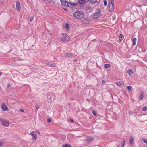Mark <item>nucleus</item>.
<instances>
[{"label":"nucleus","instance_id":"obj_1","mask_svg":"<svg viewBox=\"0 0 147 147\" xmlns=\"http://www.w3.org/2000/svg\"><path fill=\"white\" fill-rule=\"evenodd\" d=\"M73 16L74 18L80 19L84 18V14L83 12L78 11L74 13Z\"/></svg>","mask_w":147,"mask_h":147},{"label":"nucleus","instance_id":"obj_2","mask_svg":"<svg viewBox=\"0 0 147 147\" xmlns=\"http://www.w3.org/2000/svg\"><path fill=\"white\" fill-rule=\"evenodd\" d=\"M101 11L99 9H96V12L91 15L92 18H97L101 16Z\"/></svg>","mask_w":147,"mask_h":147},{"label":"nucleus","instance_id":"obj_3","mask_svg":"<svg viewBox=\"0 0 147 147\" xmlns=\"http://www.w3.org/2000/svg\"><path fill=\"white\" fill-rule=\"evenodd\" d=\"M1 124L5 127H7L9 124V122L8 121L3 119H0Z\"/></svg>","mask_w":147,"mask_h":147},{"label":"nucleus","instance_id":"obj_4","mask_svg":"<svg viewBox=\"0 0 147 147\" xmlns=\"http://www.w3.org/2000/svg\"><path fill=\"white\" fill-rule=\"evenodd\" d=\"M62 35L63 37L61 39V41H69V37L67 34L65 33H62Z\"/></svg>","mask_w":147,"mask_h":147},{"label":"nucleus","instance_id":"obj_5","mask_svg":"<svg viewBox=\"0 0 147 147\" xmlns=\"http://www.w3.org/2000/svg\"><path fill=\"white\" fill-rule=\"evenodd\" d=\"M61 5L66 7H69L68 2L65 0H60Z\"/></svg>","mask_w":147,"mask_h":147},{"label":"nucleus","instance_id":"obj_6","mask_svg":"<svg viewBox=\"0 0 147 147\" xmlns=\"http://www.w3.org/2000/svg\"><path fill=\"white\" fill-rule=\"evenodd\" d=\"M86 10L88 13H90L93 11V9L92 7L89 5H87L85 8Z\"/></svg>","mask_w":147,"mask_h":147},{"label":"nucleus","instance_id":"obj_7","mask_svg":"<svg viewBox=\"0 0 147 147\" xmlns=\"http://www.w3.org/2000/svg\"><path fill=\"white\" fill-rule=\"evenodd\" d=\"M109 9L110 11L112 12L114 8V5L113 3L110 2L109 4Z\"/></svg>","mask_w":147,"mask_h":147},{"label":"nucleus","instance_id":"obj_8","mask_svg":"<svg viewBox=\"0 0 147 147\" xmlns=\"http://www.w3.org/2000/svg\"><path fill=\"white\" fill-rule=\"evenodd\" d=\"M30 134L32 135V140H35L37 138V134L35 131H33L30 133Z\"/></svg>","mask_w":147,"mask_h":147},{"label":"nucleus","instance_id":"obj_9","mask_svg":"<svg viewBox=\"0 0 147 147\" xmlns=\"http://www.w3.org/2000/svg\"><path fill=\"white\" fill-rule=\"evenodd\" d=\"M16 7L17 11H19L21 9L20 4L18 1H17L16 3Z\"/></svg>","mask_w":147,"mask_h":147},{"label":"nucleus","instance_id":"obj_10","mask_svg":"<svg viewBox=\"0 0 147 147\" xmlns=\"http://www.w3.org/2000/svg\"><path fill=\"white\" fill-rule=\"evenodd\" d=\"M1 107L3 110L4 111H5L8 109L7 106L5 103H3L2 104Z\"/></svg>","mask_w":147,"mask_h":147},{"label":"nucleus","instance_id":"obj_11","mask_svg":"<svg viewBox=\"0 0 147 147\" xmlns=\"http://www.w3.org/2000/svg\"><path fill=\"white\" fill-rule=\"evenodd\" d=\"M94 140V138L90 137H87L86 139L84 140L85 142H88L92 141Z\"/></svg>","mask_w":147,"mask_h":147},{"label":"nucleus","instance_id":"obj_12","mask_svg":"<svg viewBox=\"0 0 147 147\" xmlns=\"http://www.w3.org/2000/svg\"><path fill=\"white\" fill-rule=\"evenodd\" d=\"M78 1L80 5H84L86 3L85 0H78Z\"/></svg>","mask_w":147,"mask_h":147},{"label":"nucleus","instance_id":"obj_13","mask_svg":"<svg viewBox=\"0 0 147 147\" xmlns=\"http://www.w3.org/2000/svg\"><path fill=\"white\" fill-rule=\"evenodd\" d=\"M65 55L67 57L69 58L72 57L73 56V54L72 53H65Z\"/></svg>","mask_w":147,"mask_h":147},{"label":"nucleus","instance_id":"obj_14","mask_svg":"<svg viewBox=\"0 0 147 147\" xmlns=\"http://www.w3.org/2000/svg\"><path fill=\"white\" fill-rule=\"evenodd\" d=\"M88 1L90 2L91 4H93L96 3L98 4L97 3V0H88Z\"/></svg>","mask_w":147,"mask_h":147},{"label":"nucleus","instance_id":"obj_15","mask_svg":"<svg viewBox=\"0 0 147 147\" xmlns=\"http://www.w3.org/2000/svg\"><path fill=\"white\" fill-rule=\"evenodd\" d=\"M140 140L142 142L146 144H147V140L144 138H142L140 139Z\"/></svg>","mask_w":147,"mask_h":147},{"label":"nucleus","instance_id":"obj_16","mask_svg":"<svg viewBox=\"0 0 147 147\" xmlns=\"http://www.w3.org/2000/svg\"><path fill=\"white\" fill-rule=\"evenodd\" d=\"M117 85L119 86H123L124 85V83L123 82L119 81L117 83Z\"/></svg>","mask_w":147,"mask_h":147},{"label":"nucleus","instance_id":"obj_17","mask_svg":"<svg viewBox=\"0 0 147 147\" xmlns=\"http://www.w3.org/2000/svg\"><path fill=\"white\" fill-rule=\"evenodd\" d=\"M65 27L67 31H69L70 29V26L68 23H66V24Z\"/></svg>","mask_w":147,"mask_h":147},{"label":"nucleus","instance_id":"obj_18","mask_svg":"<svg viewBox=\"0 0 147 147\" xmlns=\"http://www.w3.org/2000/svg\"><path fill=\"white\" fill-rule=\"evenodd\" d=\"M124 38L123 35L122 34H120L119 35V40L120 41H121Z\"/></svg>","mask_w":147,"mask_h":147},{"label":"nucleus","instance_id":"obj_19","mask_svg":"<svg viewBox=\"0 0 147 147\" xmlns=\"http://www.w3.org/2000/svg\"><path fill=\"white\" fill-rule=\"evenodd\" d=\"M110 67V65L109 64L106 63L104 65V67L105 68H109Z\"/></svg>","mask_w":147,"mask_h":147},{"label":"nucleus","instance_id":"obj_20","mask_svg":"<svg viewBox=\"0 0 147 147\" xmlns=\"http://www.w3.org/2000/svg\"><path fill=\"white\" fill-rule=\"evenodd\" d=\"M127 73L129 75H131L133 74V70L131 69H129L127 71Z\"/></svg>","mask_w":147,"mask_h":147},{"label":"nucleus","instance_id":"obj_21","mask_svg":"<svg viewBox=\"0 0 147 147\" xmlns=\"http://www.w3.org/2000/svg\"><path fill=\"white\" fill-rule=\"evenodd\" d=\"M143 98V96L142 93H141L139 96L138 99L140 100H142Z\"/></svg>","mask_w":147,"mask_h":147},{"label":"nucleus","instance_id":"obj_22","mask_svg":"<svg viewBox=\"0 0 147 147\" xmlns=\"http://www.w3.org/2000/svg\"><path fill=\"white\" fill-rule=\"evenodd\" d=\"M137 40V39L136 38H133L132 41L133 42V45L134 46L136 45V41Z\"/></svg>","mask_w":147,"mask_h":147},{"label":"nucleus","instance_id":"obj_23","mask_svg":"<svg viewBox=\"0 0 147 147\" xmlns=\"http://www.w3.org/2000/svg\"><path fill=\"white\" fill-rule=\"evenodd\" d=\"M48 65L49 66L51 67H55L56 66V65L55 63L53 64H49Z\"/></svg>","mask_w":147,"mask_h":147},{"label":"nucleus","instance_id":"obj_24","mask_svg":"<svg viewBox=\"0 0 147 147\" xmlns=\"http://www.w3.org/2000/svg\"><path fill=\"white\" fill-rule=\"evenodd\" d=\"M133 140V139L132 137H131L129 139V142L130 144H132Z\"/></svg>","mask_w":147,"mask_h":147},{"label":"nucleus","instance_id":"obj_25","mask_svg":"<svg viewBox=\"0 0 147 147\" xmlns=\"http://www.w3.org/2000/svg\"><path fill=\"white\" fill-rule=\"evenodd\" d=\"M141 3L142 4H145L146 3V0H142Z\"/></svg>","mask_w":147,"mask_h":147},{"label":"nucleus","instance_id":"obj_26","mask_svg":"<svg viewBox=\"0 0 147 147\" xmlns=\"http://www.w3.org/2000/svg\"><path fill=\"white\" fill-rule=\"evenodd\" d=\"M78 5V3H73L72 5L71 6H72L73 7H75L77 6Z\"/></svg>","mask_w":147,"mask_h":147},{"label":"nucleus","instance_id":"obj_27","mask_svg":"<svg viewBox=\"0 0 147 147\" xmlns=\"http://www.w3.org/2000/svg\"><path fill=\"white\" fill-rule=\"evenodd\" d=\"M92 113L93 115L95 116H97V114L96 112L94 111H92Z\"/></svg>","mask_w":147,"mask_h":147},{"label":"nucleus","instance_id":"obj_28","mask_svg":"<svg viewBox=\"0 0 147 147\" xmlns=\"http://www.w3.org/2000/svg\"><path fill=\"white\" fill-rule=\"evenodd\" d=\"M35 107L36 109V110H38L39 108V106L37 104H36L35 105Z\"/></svg>","mask_w":147,"mask_h":147},{"label":"nucleus","instance_id":"obj_29","mask_svg":"<svg viewBox=\"0 0 147 147\" xmlns=\"http://www.w3.org/2000/svg\"><path fill=\"white\" fill-rule=\"evenodd\" d=\"M147 110V107L145 106L143 108V111H146Z\"/></svg>","mask_w":147,"mask_h":147},{"label":"nucleus","instance_id":"obj_30","mask_svg":"<svg viewBox=\"0 0 147 147\" xmlns=\"http://www.w3.org/2000/svg\"><path fill=\"white\" fill-rule=\"evenodd\" d=\"M104 5L105 6H106L107 4V2L106 0H104Z\"/></svg>","mask_w":147,"mask_h":147},{"label":"nucleus","instance_id":"obj_31","mask_svg":"<svg viewBox=\"0 0 147 147\" xmlns=\"http://www.w3.org/2000/svg\"><path fill=\"white\" fill-rule=\"evenodd\" d=\"M4 144V142H3L0 141V147L2 146Z\"/></svg>","mask_w":147,"mask_h":147},{"label":"nucleus","instance_id":"obj_32","mask_svg":"<svg viewBox=\"0 0 147 147\" xmlns=\"http://www.w3.org/2000/svg\"><path fill=\"white\" fill-rule=\"evenodd\" d=\"M62 147H71V146L69 145L66 144L65 146H63Z\"/></svg>","mask_w":147,"mask_h":147},{"label":"nucleus","instance_id":"obj_33","mask_svg":"<svg viewBox=\"0 0 147 147\" xmlns=\"http://www.w3.org/2000/svg\"><path fill=\"white\" fill-rule=\"evenodd\" d=\"M127 90L129 91L131 90V87L129 86H128L127 87Z\"/></svg>","mask_w":147,"mask_h":147},{"label":"nucleus","instance_id":"obj_34","mask_svg":"<svg viewBox=\"0 0 147 147\" xmlns=\"http://www.w3.org/2000/svg\"><path fill=\"white\" fill-rule=\"evenodd\" d=\"M47 121L48 123H50L51 121V120L49 118H48L47 119Z\"/></svg>","mask_w":147,"mask_h":147},{"label":"nucleus","instance_id":"obj_35","mask_svg":"<svg viewBox=\"0 0 147 147\" xmlns=\"http://www.w3.org/2000/svg\"><path fill=\"white\" fill-rule=\"evenodd\" d=\"M34 18L33 17H31L30 19V21H32L33 20Z\"/></svg>","mask_w":147,"mask_h":147},{"label":"nucleus","instance_id":"obj_36","mask_svg":"<svg viewBox=\"0 0 147 147\" xmlns=\"http://www.w3.org/2000/svg\"><path fill=\"white\" fill-rule=\"evenodd\" d=\"M125 140H124L123 141V145L122 146V147H123L124 144H125Z\"/></svg>","mask_w":147,"mask_h":147},{"label":"nucleus","instance_id":"obj_37","mask_svg":"<svg viewBox=\"0 0 147 147\" xmlns=\"http://www.w3.org/2000/svg\"><path fill=\"white\" fill-rule=\"evenodd\" d=\"M20 111L22 112H23V111H24V110H23V109H20Z\"/></svg>","mask_w":147,"mask_h":147},{"label":"nucleus","instance_id":"obj_38","mask_svg":"<svg viewBox=\"0 0 147 147\" xmlns=\"http://www.w3.org/2000/svg\"><path fill=\"white\" fill-rule=\"evenodd\" d=\"M105 82V81L104 80H103L102 81V84H104Z\"/></svg>","mask_w":147,"mask_h":147},{"label":"nucleus","instance_id":"obj_39","mask_svg":"<svg viewBox=\"0 0 147 147\" xmlns=\"http://www.w3.org/2000/svg\"><path fill=\"white\" fill-rule=\"evenodd\" d=\"M110 2H111V3H113L114 0H110Z\"/></svg>","mask_w":147,"mask_h":147},{"label":"nucleus","instance_id":"obj_40","mask_svg":"<svg viewBox=\"0 0 147 147\" xmlns=\"http://www.w3.org/2000/svg\"><path fill=\"white\" fill-rule=\"evenodd\" d=\"M10 84H9L7 86V87H9L10 86Z\"/></svg>","mask_w":147,"mask_h":147},{"label":"nucleus","instance_id":"obj_41","mask_svg":"<svg viewBox=\"0 0 147 147\" xmlns=\"http://www.w3.org/2000/svg\"><path fill=\"white\" fill-rule=\"evenodd\" d=\"M70 4V5H72L73 3H71V2H68V4Z\"/></svg>","mask_w":147,"mask_h":147},{"label":"nucleus","instance_id":"obj_42","mask_svg":"<svg viewBox=\"0 0 147 147\" xmlns=\"http://www.w3.org/2000/svg\"><path fill=\"white\" fill-rule=\"evenodd\" d=\"M63 9H64L65 10V11H67V10L66 9H65V8H63Z\"/></svg>","mask_w":147,"mask_h":147},{"label":"nucleus","instance_id":"obj_43","mask_svg":"<svg viewBox=\"0 0 147 147\" xmlns=\"http://www.w3.org/2000/svg\"><path fill=\"white\" fill-rule=\"evenodd\" d=\"M70 121H71V122H73V121L72 119H70Z\"/></svg>","mask_w":147,"mask_h":147},{"label":"nucleus","instance_id":"obj_44","mask_svg":"<svg viewBox=\"0 0 147 147\" xmlns=\"http://www.w3.org/2000/svg\"><path fill=\"white\" fill-rule=\"evenodd\" d=\"M2 74V73L0 72V76Z\"/></svg>","mask_w":147,"mask_h":147},{"label":"nucleus","instance_id":"obj_45","mask_svg":"<svg viewBox=\"0 0 147 147\" xmlns=\"http://www.w3.org/2000/svg\"><path fill=\"white\" fill-rule=\"evenodd\" d=\"M131 113H130V112H129V114H131Z\"/></svg>","mask_w":147,"mask_h":147},{"label":"nucleus","instance_id":"obj_46","mask_svg":"<svg viewBox=\"0 0 147 147\" xmlns=\"http://www.w3.org/2000/svg\"><path fill=\"white\" fill-rule=\"evenodd\" d=\"M80 136H77V137H80Z\"/></svg>","mask_w":147,"mask_h":147}]
</instances>
